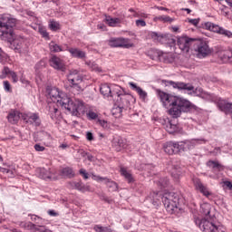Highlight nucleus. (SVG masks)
<instances>
[{
    "label": "nucleus",
    "instance_id": "7c9ffc66",
    "mask_svg": "<svg viewBox=\"0 0 232 232\" xmlns=\"http://www.w3.org/2000/svg\"><path fill=\"white\" fill-rule=\"evenodd\" d=\"M49 50L53 52V53H57L59 52H66V44L64 46L57 44L55 42L52 41L49 44Z\"/></svg>",
    "mask_w": 232,
    "mask_h": 232
},
{
    "label": "nucleus",
    "instance_id": "393cba45",
    "mask_svg": "<svg viewBox=\"0 0 232 232\" xmlns=\"http://www.w3.org/2000/svg\"><path fill=\"white\" fill-rule=\"evenodd\" d=\"M129 86L133 92H136L138 93L141 101H146V98L148 97V92H146V91L142 90V88L139 87L137 83L132 82H129Z\"/></svg>",
    "mask_w": 232,
    "mask_h": 232
},
{
    "label": "nucleus",
    "instance_id": "58836bf2",
    "mask_svg": "<svg viewBox=\"0 0 232 232\" xmlns=\"http://www.w3.org/2000/svg\"><path fill=\"white\" fill-rule=\"evenodd\" d=\"M93 230L95 232H113V230L110 227H102L101 225H95L93 227Z\"/></svg>",
    "mask_w": 232,
    "mask_h": 232
},
{
    "label": "nucleus",
    "instance_id": "5fc2aeb1",
    "mask_svg": "<svg viewBox=\"0 0 232 232\" xmlns=\"http://www.w3.org/2000/svg\"><path fill=\"white\" fill-rule=\"evenodd\" d=\"M79 173H80V175H82V178L84 179V180H88V172H86V169H81L80 170H79Z\"/></svg>",
    "mask_w": 232,
    "mask_h": 232
},
{
    "label": "nucleus",
    "instance_id": "1a4fd4ad",
    "mask_svg": "<svg viewBox=\"0 0 232 232\" xmlns=\"http://www.w3.org/2000/svg\"><path fill=\"white\" fill-rule=\"evenodd\" d=\"M68 81L71 84L72 90H76V92H82V75L79 74L77 70L71 71L68 75Z\"/></svg>",
    "mask_w": 232,
    "mask_h": 232
},
{
    "label": "nucleus",
    "instance_id": "603ef678",
    "mask_svg": "<svg viewBox=\"0 0 232 232\" xmlns=\"http://www.w3.org/2000/svg\"><path fill=\"white\" fill-rule=\"evenodd\" d=\"M34 232H52L50 229L44 227V226L36 227Z\"/></svg>",
    "mask_w": 232,
    "mask_h": 232
},
{
    "label": "nucleus",
    "instance_id": "ddd939ff",
    "mask_svg": "<svg viewBox=\"0 0 232 232\" xmlns=\"http://www.w3.org/2000/svg\"><path fill=\"white\" fill-rule=\"evenodd\" d=\"M109 46L111 48H131L133 44H130V39L127 38H111Z\"/></svg>",
    "mask_w": 232,
    "mask_h": 232
},
{
    "label": "nucleus",
    "instance_id": "0e129e2a",
    "mask_svg": "<svg viewBox=\"0 0 232 232\" xmlns=\"http://www.w3.org/2000/svg\"><path fill=\"white\" fill-rule=\"evenodd\" d=\"M92 70H94V72H102V69H101V67H98L97 65L92 63Z\"/></svg>",
    "mask_w": 232,
    "mask_h": 232
},
{
    "label": "nucleus",
    "instance_id": "f3484780",
    "mask_svg": "<svg viewBox=\"0 0 232 232\" xmlns=\"http://www.w3.org/2000/svg\"><path fill=\"white\" fill-rule=\"evenodd\" d=\"M49 115L55 124H61V122L63 121V116L61 115V111H59V109H57L55 105L49 106Z\"/></svg>",
    "mask_w": 232,
    "mask_h": 232
},
{
    "label": "nucleus",
    "instance_id": "6e6d98bb",
    "mask_svg": "<svg viewBox=\"0 0 232 232\" xmlns=\"http://www.w3.org/2000/svg\"><path fill=\"white\" fill-rule=\"evenodd\" d=\"M221 12L225 17H227L229 15V11H227V5H222Z\"/></svg>",
    "mask_w": 232,
    "mask_h": 232
},
{
    "label": "nucleus",
    "instance_id": "a211bd4d",
    "mask_svg": "<svg viewBox=\"0 0 232 232\" xmlns=\"http://www.w3.org/2000/svg\"><path fill=\"white\" fill-rule=\"evenodd\" d=\"M206 142L207 140L204 138L182 140L185 151L186 150H192V148H195L198 144H206Z\"/></svg>",
    "mask_w": 232,
    "mask_h": 232
},
{
    "label": "nucleus",
    "instance_id": "f704fd0d",
    "mask_svg": "<svg viewBox=\"0 0 232 232\" xmlns=\"http://www.w3.org/2000/svg\"><path fill=\"white\" fill-rule=\"evenodd\" d=\"M100 92L102 93V95H103V97L110 99L111 95V87H110L108 83H104L101 86Z\"/></svg>",
    "mask_w": 232,
    "mask_h": 232
},
{
    "label": "nucleus",
    "instance_id": "dca6fc26",
    "mask_svg": "<svg viewBox=\"0 0 232 232\" xmlns=\"http://www.w3.org/2000/svg\"><path fill=\"white\" fill-rule=\"evenodd\" d=\"M66 52L71 53V57L73 59H86V53L77 47H70L65 44Z\"/></svg>",
    "mask_w": 232,
    "mask_h": 232
},
{
    "label": "nucleus",
    "instance_id": "c9c22d12",
    "mask_svg": "<svg viewBox=\"0 0 232 232\" xmlns=\"http://www.w3.org/2000/svg\"><path fill=\"white\" fill-rule=\"evenodd\" d=\"M124 107L115 104L111 110V113L115 119H121L122 117V111Z\"/></svg>",
    "mask_w": 232,
    "mask_h": 232
},
{
    "label": "nucleus",
    "instance_id": "4468645a",
    "mask_svg": "<svg viewBox=\"0 0 232 232\" xmlns=\"http://www.w3.org/2000/svg\"><path fill=\"white\" fill-rule=\"evenodd\" d=\"M92 180H95L96 182H104V184L109 188L111 191H118L119 185L117 182L104 177H101L95 174H92Z\"/></svg>",
    "mask_w": 232,
    "mask_h": 232
},
{
    "label": "nucleus",
    "instance_id": "e2e57ef3",
    "mask_svg": "<svg viewBox=\"0 0 232 232\" xmlns=\"http://www.w3.org/2000/svg\"><path fill=\"white\" fill-rule=\"evenodd\" d=\"M58 148L59 150H66L67 148H70V145H68V143H62Z\"/></svg>",
    "mask_w": 232,
    "mask_h": 232
},
{
    "label": "nucleus",
    "instance_id": "338daca9",
    "mask_svg": "<svg viewBox=\"0 0 232 232\" xmlns=\"http://www.w3.org/2000/svg\"><path fill=\"white\" fill-rule=\"evenodd\" d=\"M87 160H90V162H93V155L88 153L87 154Z\"/></svg>",
    "mask_w": 232,
    "mask_h": 232
},
{
    "label": "nucleus",
    "instance_id": "bf43d9fd",
    "mask_svg": "<svg viewBox=\"0 0 232 232\" xmlns=\"http://www.w3.org/2000/svg\"><path fill=\"white\" fill-rule=\"evenodd\" d=\"M86 139L89 140V142H92V140H94L93 133L90 131L86 132Z\"/></svg>",
    "mask_w": 232,
    "mask_h": 232
},
{
    "label": "nucleus",
    "instance_id": "20e7f679",
    "mask_svg": "<svg viewBox=\"0 0 232 232\" xmlns=\"http://www.w3.org/2000/svg\"><path fill=\"white\" fill-rule=\"evenodd\" d=\"M200 213L203 217H208L207 218H196L195 224L199 227V229L203 232H226V227H224L220 223H215L211 221V218L215 217V215L211 214V204L209 203H202L200 205Z\"/></svg>",
    "mask_w": 232,
    "mask_h": 232
},
{
    "label": "nucleus",
    "instance_id": "680f3d73",
    "mask_svg": "<svg viewBox=\"0 0 232 232\" xmlns=\"http://www.w3.org/2000/svg\"><path fill=\"white\" fill-rule=\"evenodd\" d=\"M188 23H190V24H193L194 26H197L199 23L198 19H189Z\"/></svg>",
    "mask_w": 232,
    "mask_h": 232
},
{
    "label": "nucleus",
    "instance_id": "864d4df0",
    "mask_svg": "<svg viewBox=\"0 0 232 232\" xmlns=\"http://www.w3.org/2000/svg\"><path fill=\"white\" fill-rule=\"evenodd\" d=\"M222 184H223V188H226L227 189H229L231 191V189H232V182L231 181L225 180L222 182Z\"/></svg>",
    "mask_w": 232,
    "mask_h": 232
},
{
    "label": "nucleus",
    "instance_id": "49530a36",
    "mask_svg": "<svg viewBox=\"0 0 232 232\" xmlns=\"http://www.w3.org/2000/svg\"><path fill=\"white\" fill-rule=\"evenodd\" d=\"M159 184L160 188H168V186H169V179H168V178L160 179Z\"/></svg>",
    "mask_w": 232,
    "mask_h": 232
},
{
    "label": "nucleus",
    "instance_id": "ea45409f",
    "mask_svg": "<svg viewBox=\"0 0 232 232\" xmlns=\"http://www.w3.org/2000/svg\"><path fill=\"white\" fill-rule=\"evenodd\" d=\"M49 28L53 32H57V30H61V24H59V22L51 20L49 23Z\"/></svg>",
    "mask_w": 232,
    "mask_h": 232
},
{
    "label": "nucleus",
    "instance_id": "c756f323",
    "mask_svg": "<svg viewBox=\"0 0 232 232\" xmlns=\"http://www.w3.org/2000/svg\"><path fill=\"white\" fill-rule=\"evenodd\" d=\"M165 130L170 134L179 133V131H180V128L178 124L173 123V121H168L165 125Z\"/></svg>",
    "mask_w": 232,
    "mask_h": 232
},
{
    "label": "nucleus",
    "instance_id": "cd10ccee",
    "mask_svg": "<svg viewBox=\"0 0 232 232\" xmlns=\"http://www.w3.org/2000/svg\"><path fill=\"white\" fill-rule=\"evenodd\" d=\"M130 99H131V96L123 92L121 97L116 100V102H118L119 106H122V108L125 109L130 106Z\"/></svg>",
    "mask_w": 232,
    "mask_h": 232
},
{
    "label": "nucleus",
    "instance_id": "3c124183",
    "mask_svg": "<svg viewBox=\"0 0 232 232\" xmlns=\"http://www.w3.org/2000/svg\"><path fill=\"white\" fill-rule=\"evenodd\" d=\"M135 24L138 27L143 28L144 26H146V21H144L142 19H138V20L135 21Z\"/></svg>",
    "mask_w": 232,
    "mask_h": 232
},
{
    "label": "nucleus",
    "instance_id": "4c0bfd02",
    "mask_svg": "<svg viewBox=\"0 0 232 232\" xmlns=\"http://www.w3.org/2000/svg\"><path fill=\"white\" fill-rule=\"evenodd\" d=\"M163 149H164L165 153H168V155H175V150H173L172 141H167L163 145Z\"/></svg>",
    "mask_w": 232,
    "mask_h": 232
},
{
    "label": "nucleus",
    "instance_id": "2eb2a0df",
    "mask_svg": "<svg viewBox=\"0 0 232 232\" xmlns=\"http://www.w3.org/2000/svg\"><path fill=\"white\" fill-rule=\"evenodd\" d=\"M193 184L196 191H199L203 197H211L212 193L209 191L208 185L203 184L202 180L198 178L193 179Z\"/></svg>",
    "mask_w": 232,
    "mask_h": 232
},
{
    "label": "nucleus",
    "instance_id": "aec40b11",
    "mask_svg": "<svg viewBox=\"0 0 232 232\" xmlns=\"http://www.w3.org/2000/svg\"><path fill=\"white\" fill-rule=\"evenodd\" d=\"M36 176L38 179H42L43 180H53L55 177H53V173L50 169H46L44 168L36 169Z\"/></svg>",
    "mask_w": 232,
    "mask_h": 232
},
{
    "label": "nucleus",
    "instance_id": "e433bc0d",
    "mask_svg": "<svg viewBox=\"0 0 232 232\" xmlns=\"http://www.w3.org/2000/svg\"><path fill=\"white\" fill-rule=\"evenodd\" d=\"M172 148L174 150V155L180 153V151H185L182 141H172Z\"/></svg>",
    "mask_w": 232,
    "mask_h": 232
},
{
    "label": "nucleus",
    "instance_id": "473e14b6",
    "mask_svg": "<svg viewBox=\"0 0 232 232\" xmlns=\"http://www.w3.org/2000/svg\"><path fill=\"white\" fill-rule=\"evenodd\" d=\"M60 174L62 177H67V179H73L75 177V172L73 169L70 167H65L60 170Z\"/></svg>",
    "mask_w": 232,
    "mask_h": 232
},
{
    "label": "nucleus",
    "instance_id": "c85d7f7f",
    "mask_svg": "<svg viewBox=\"0 0 232 232\" xmlns=\"http://www.w3.org/2000/svg\"><path fill=\"white\" fill-rule=\"evenodd\" d=\"M121 177L125 179V180L128 182V184H133L135 182V178H133V174L126 168H121L120 169Z\"/></svg>",
    "mask_w": 232,
    "mask_h": 232
},
{
    "label": "nucleus",
    "instance_id": "f257e3e1",
    "mask_svg": "<svg viewBox=\"0 0 232 232\" xmlns=\"http://www.w3.org/2000/svg\"><path fill=\"white\" fill-rule=\"evenodd\" d=\"M158 99H160L163 108H166L168 115L172 119H179L182 115V112L188 113H200V108L191 103L189 101L169 94L166 92L158 90Z\"/></svg>",
    "mask_w": 232,
    "mask_h": 232
},
{
    "label": "nucleus",
    "instance_id": "39448f33",
    "mask_svg": "<svg viewBox=\"0 0 232 232\" xmlns=\"http://www.w3.org/2000/svg\"><path fill=\"white\" fill-rule=\"evenodd\" d=\"M166 85L172 86L174 90H179V92H190L189 95L200 97L205 101H213V94L205 92L201 87H197L195 89L191 83H186L184 82L166 81Z\"/></svg>",
    "mask_w": 232,
    "mask_h": 232
},
{
    "label": "nucleus",
    "instance_id": "b1692460",
    "mask_svg": "<svg viewBox=\"0 0 232 232\" xmlns=\"http://www.w3.org/2000/svg\"><path fill=\"white\" fill-rule=\"evenodd\" d=\"M23 113L19 111L12 110L9 111L7 115V121L10 124H17L19 122V119L23 118Z\"/></svg>",
    "mask_w": 232,
    "mask_h": 232
},
{
    "label": "nucleus",
    "instance_id": "412c9836",
    "mask_svg": "<svg viewBox=\"0 0 232 232\" xmlns=\"http://www.w3.org/2000/svg\"><path fill=\"white\" fill-rule=\"evenodd\" d=\"M50 66L52 68H54V70H60L61 72H64V61H63L61 58L57 57L56 55H53L50 60Z\"/></svg>",
    "mask_w": 232,
    "mask_h": 232
},
{
    "label": "nucleus",
    "instance_id": "8fccbe9b",
    "mask_svg": "<svg viewBox=\"0 0 232 232\" xmlns=\"http://www.w3.org/2000/svg\"><path fill=\"white\" fill-rule=\"evenodd\" d=\"M4 90L5 92L12 93V85L10 84V82L4 81Z\"/></svg>",
    "mask_w": 232,
    "mask_h": 232
},
{
    "label": "nucleus",
    "instance_id": "0eeeda50",
    "mask_svg": "<svg viewBox=\"0 0 232 232\" xmlns=\"http://www.w3.org/2000/svg\"><path fill=\"white\" fill-rule=\"evenodd\" d=\"M194 52H196L198 59L208 57L213 53V49L209 47V44L205 40H198L194 42Z\"/></svg>",
    "mask_w": 232,
    "mask_h": 232
},
{
    "label": "nucleus",
    "instance_id": "bb28decb",
    "mask_svg": "<svg viewBox=\"0 0 232 232\" xmlns=\"http://www.w3.org/2000/svg\"><path fill=\"white\" fill-rule=\"evenodd\" d=\"M104 23H106L111 28H116V26H119L121 23H122V20L119 17H111V15H105Z\"/></svg>",
    "mask_w": 232,
    "mask_h": 232
},
{
    "label": "nucleus",
    "instance_id": "a878e982",
    "mask_svg": "<svg viewBox=\"0 0 232 232\" xmlns=\"http://www.w3.org/2000/svg\"><path fill=\"white\" fill-rule=\"evenodd\" d=\"M124 93V90L119 85H111V96L110 99H113L117 101L122 94Z\"/></svg>",
    "mask_w": 232,
    "mask_h": 232
},
{
    "label": "nucleus",
    "instance_id": "09e8293b",
    "mask_svg": "<svg viewBox=\"0 0 232 232\" xmlns=\"http://www.w3.org/2000/svg\"><path fill=\"white\" fill-rule=\"evenodd\" d=\"M153 165L152 164H143L142 165V169H144V171H148L149 176H151V169H153Z\"/></svg>",
    "mask_w": 232,
    "mask_h": 232
},
{
    "label": "nucleus",
    "instance_id": "9b49d317",
    "mask_svg": "<svg viewBox=\"0 0 232 232\" xmlns=\"http://www.w3.org/2000/svg\"><path fill=\"white\" fill-rule=\"evenodd\" d=\"M205 26L209 30L210 32H214V34H218L219 35H224L225 37H227L228 39H232V32L225 29L224 27L215 24L211 22H208L205 24Z\"/></svg>",
    "mask_w": 232,
    "mask_h": 232
},
{
    "label": "nucleus",
    "instance_id": "774afa93",
    "mask_svg": "<svg viewBox=\"0 0 232 232\" xmlns=\"http://www.w3.org/2000/svg\"><path fill=\"white\" fill-rule=\"evenodd\" d=\"M79 153L81 154L82 157H88V152L84 150H80Z\"/></svg>",
    "mask_w": 232,
    "mask_h": 232
},
{
    "label": "nucleus",
    "instance_id": "c03bdc74",
    "mask_svg": "<svg viewBox=\"0 0 232 232\" xmlns=\"http://www.w3.org/2000/svg\"><path fill=\"white\" fill-rule=\"evenodd\" d=\"M133 17H138L140 19H148V14L142 12V11H139V12H134V14H132Z\"/></svg>",
    "mask_w": 232,
    "mask_h": 232
},
{
    "label": "nucleus",
    "instance_id": "f03ea898",
    "mask_svg": "<svg viewBox=\"0 0 232 232\" xmlns=\"http://www.w3.org/2000/svg\"><path fill=\"white\" fill-rule=\"evenodd\" d=\"M17 20L10 14H0V37L10 43L18 53L26 55L28 53V46L24 44V38L17 36L14 33V26H15Z\"/></svg>",
    "mask_w": 232,
    "mask_h": 232
},
{
    "label": "nucleus",
    "instance_id": "423d86ee",
    "mask_svg": "<svg viewBox=\"0 0 232 232\" xmlns=\"http://www.w3.org/2000/svg\"><path fill=\"white\" fill-rule=\"evenodd\" d=\"M161 199L166 211H168L169 215H173L175 209H178L179 208V195L175 192H165L161 197Z\"/></svg>",
    "mask_w": 232,
    "mask_h": 232
},
{
    "label": "nucleus",
    "instance_id": "9d476101",
    "mask_svg": "<svg viewBox=\"0 0 232 232\" xmlns=\"http://www.w3.org/2000/svg\"><path fill=\"white\" fill-rule=\"evenodd\" d=\"M195 41H197V39L189 38V36H179L177 39V46L179 48L181 53H188Z\"/></svg>",
    "mask_w": 232,
    "mask_h": 232
},
{
    "label": "nucleus",
    "instance_id": "052dcab7",
    "mask_svg": "<svg viewBox=\"0 0 232 232\" xmlns=\"http://www.w3.org/2000/svg\"><path fill=\"white\" fill-rule=\"evenodd\" d=\"M98 30H102V32H106L108 30V27L104 24H100L97 25Z\"/></svg>",
    "mask_w": 232,
    "mask_h": 232
},
{
    "label": "nucleus",
    "instance_id": "79ce46f5",
    "mask_svg": "<svg viewBox=\"0 0 232 232\" xmlns=\"http://www.w3.org/2000/svg\"><path fill=\"white\" fill-rule=\"evenodd\" d=\"M87 118L89 121H97V119H99V114L93 111H89L87 112Z\"/></svg>",
    "mask_w": 232,
    "mask_h": 232
},
{
    "label": "nucleus",
    "instance_id": "2f4dec72",
    "mask_svg": "<svg viewBox=\"0 0 232 232\" xmlns=\"http://www.w3.org/2000/svg\"><path fill=\"white\" fill-rule=\"evenodd\" d=\"M150 36L153 41H156L157 43H164L166 39H168V35L163 34H159L157 32H151L150 33Z\"/></svg>",
    "mask_w": 232,
    "mask_h": 232
},
{
    "label": "nucleus",
    "instance_id": "72a5a7b5",
    "mask_svg": "<svg viewBox=\"0 0 232 232\" xmlns=\"http://www.w3.org/2000/svg\"><path fill=\"white\" fill-rule=\"evenodd\" d=\"M19 226L22 227V229H25V231H34L35 232V229L37 228V226L35 224L28 221H21L19 222Z\"/></svg>",
    "mask_w": 232,
    "mask_h": 232
},
{
    "label": "nucleus",
    "instance_id": "6e6552de",
    "mask_svg": "<svg viewBox=\"0 0 232 232\" xmlns=\"http://www.w3.org/2000/svg\"><path fill=\"white\" fill-rule=\"evenodd\" d=\"M148 57L152 61H160V63H173V56L169 53H164L159 49H150L147 52Z\"/></svg>",
    "mask_w": 232,
    "mask_h": 232
},
{
    "label": "nucleus",
    "instance_id": "4be33fe9",
    "mask_svg": "<svg viewBox=\"0 0 232 232\" xmlns=\"http://www.w3.org/2000/svg\"><path fill=\"white\" fill-rule=\"evenodd\" d=\"M8 75H10V77L12 78L13 82L15 83V82H19V78L17 77V73L14 71L10 70V68L5 66L2 70V72L0 74V79H6Z\"/></svg>",
    "mask_w": 232,
    "mask_h": 232
},
{
    "label": "nucleus",
    "instance_id": "6ab92c4d",
    "mask_svg": "<svg viewBox=\"0 0 232 232\" xmlns=\"http://www.w3.org/2000/svg\"><path fill=\"white\" fill-rule=\"evenodd\" d=\"M112 148H114L116 151H122V150H126V148H128L126 140L122 139L121 136H114L112 139Z\"/></svg>",
    "mask_w": 232,
    "mask_h": 232
},
{
    "label": "nucleus",
    "instance_id": "f8f14e48",
    "mask_svg": "<svg viewBox=\"0 0 232 232\" xmlns=\"http://www.w3.org/2000/svg\"><path fill=\"white\" fill-rule=\"evenodd\" d=\"M22 119L25 124H30L39 128L41 126V117L37 112H25L22 114Z\"/></svg>",
    "mask_w": 232,
    "mask_h": 232
},
{
    "label": "nucleus",
    "instance_id": "5701e85b",
    "mask_svg": "<svg viewBox=\"0 0 232 232\" xmlns=\"http://www.w3.org/2000/svg\"><path fill=\"white\" fill-rule=\"evenodd\" d=\"M69 187L72 189H77L78 191H81L82 193H86V191H90V186L84 185L82 181H71L69 182Z\"/></svg>",
    "mask_w": 232,
    "mask_h": 232
},
{
    "label": "nucleus",
    "instance_id": "7ed1b4c3",
    "mask_svg": "<svg viewBox=\"0 0 232 232\" xmlns=\"http://www.w3.org/2000/svg\"><path fill=\"white\" fill-rule=\"evenodd\" d=\"M48 95L53 102L59 104L72 115L77 116L84 111V102L82 101L70 98L68 94L58 88L53 87Z\"/></svg>",
    "mask_w": 232,
    "mask_h": 232
},
{
    "label": "nucleus",
    "instance_id": "69168bd1",
    "mask_svg": "<svg viewBox=\"0 0 232 232\" xmlns=\"http://www.w3.org/2000/svg\"><path fill=\"white\" fill-rule=\"evenodd\" d=\"M28 217H31V220H33V222H35V220H37V218H39V217L37 215L29 214Z\"/></svg>",
    "mask_w": 232,
    "mask_h": 232
},
{
    "label": "nucleus",
    "instance_id": "a18cd8bd",
    "mask_svg": "<svg viewBox=\"0 0 232 232\" xmlns=\"http://www.w3.org/2000/svg\"><path fill=\"white\" fill-rule=\"evenodd\" d=\"M207 166H208V168H218V169H220L222 168V165L220 163H218V161H213V160H209L208 163H207Z\"/></svg>",
    "mask_w": 232,
    "mask_h": 232
},
{
    "label": "nucleus",
    "instance_id": "4d7b16f0",
    "mask_svg": "<svg viewBox=\"0 0 232 232\" xmlns=\"http://www.w3.org/2000/svg\"><path fill=\"white\" fill-rule=\"evenodd\" d=\"M34 150H35V151H44V150H46V148H44V146H43L39 143H36L34 145Z\"/></svg>",
    "mask_w": 232,
    "mask_h": 232
},
{
    "label": "nucleus",
    "instance_id": "37998d69",
    "mask_svg": "<svg viewBox=\"0 0 232 232\" xmlns=\"http://www.w3.org/2000/svg\"><path fill=\"white\" fill-rule=\"evenodd\" d=\"M96 124H99L104 130H108V128H110V123H108L106 120L97 119Z\"/></svg>",
    "mask_w": 232,
    "mask_h": 232
},
{
    "label": "nucleus",
    "instance_id": "de8ad7c7",
    "mask_svg": "<svg viewBox=\"0 0 232 232\" xmlns=\"http://www.w3.org/2000/svg\"><path fill=\"white\" fill-rule=\"evenodd\" d=\"M159 21H161V23H173V18L168 16V15H161L158 17Z\"/></svg>",
    "mask_w": 232,
    "mask_h": 232
},
{
    "label": "nucleus",
    "instance_id": "13d9d810",
    "mask_svg": "<svg viewBox=\"0 0 232 232\" xmlns=\"http://www.w3.org/2000/svg\"><path fill=\"white\" fill-rule=\"evenodd\" d=\"M47 214L50 216V217H59V212H56L55 210L53 209H50L47 211Z\"/></svg>",
    "mask_w": 232,
    "mask_h": 232
},
{
    "label": "nucleus",
    "instance_id": "a19ab883",
    "mask_svg": "<svg viewBox=\"0 0 232 232\" xmlns=\"http://www.w3.org/2000/svg\"><path fill=\"white\" fill-rule=\"evenodd\" d=\"M38 32L45 41H50V34H48V31H46V28L40 26L38 29Z\"/></svg>",
    "mask_w": 232,
    "mask_h": 232
}]
</instances>
